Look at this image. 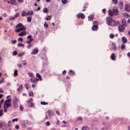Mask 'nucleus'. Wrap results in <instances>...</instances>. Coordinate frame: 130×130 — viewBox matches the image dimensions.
I'll return each mask as SVG.
<instances>
[{
    "label": "nucleus",
    "instance_id": "50",
    "mask_svg": "<svg viewBox=\"0 0 130 130\" xmlns=\"http://www.w3.org/2000/svg\"><path fill=\"white\" fill-rule=\"evenodd\" d=\"M18 118H15L12 119V121L13 122L14 121H18Z\"/></svg>",
    "mask_w": 130,
    "mask_h": 130
},
{
    "label": "nucleus",
    "instance_id": "36",
    "mask_svg": "<svg viewBox=\"0 0 130 130\" xmlns=\"http://www.w3.org/2000/svg\"><path fill=\"white\" fill-rule=\"evenodd\" d=\"M77 121H82V118L80 117H78L77 119Z\"/></svg>",
    "mask_w": 130,
    "mask_h": 130
},
{
    "label": "nucleus",
    "instance_id": "37",
    "mask_svg": "<svg viewBox=\"0 0 130 130\" xmlns=\"http://www.w3.org/2000/svg\"><path fill=\"white\" fill-rule=\"evenodd\" d=\"M31 17H28L27 18V20L28 22H30L31 21Z\"/></svg>",
    "mask_w": 130,
    "mask_h": 130
},
{
    "label": "nucleus",
    "instance_id": "62",
    "mask_svg": "<svg viewBox=\"0 0 130 130\" xmlns=\"http://www.w3.org/2000/svg\"><path fill=\"white\" fill-rule=\"evenodd\" d=\"M26 64V62H25V61H23V65H25Z\"/></svg>",
    "mask_w": 130,
    "mask_h": 130
},
{
    "label": "nucleus",
    "instance_id": "30",
    "mask_svg": "<svg viewBox=\"0 0 130 130\" xmlns=\"http://www.w3.org/2000/svg\"><path fill=\"white\" fill-rule=\"evenodd\" d=\"M1 128L3 130H6L7 129V126L6 125H4Z\"/></svg>",
    "mask_w": 130,
    "mask_h": 130
},
{
    "label": "nucleus",
    "instance_id": "15",
    "mask_svg": "<svg viewBox=\"0 0 130 130\" xmlns=\"http://www.w3.org/2000/svg\"><path fill=\"white\" fill-rule=\"evenodd\" d=\"M38 50L37 49H34L33 50V52H31V53L32 54H37L38 52Z\"/></svg>",
    "mask_w": 130,
    "mask_h": 130
},
{
    "label": "nucleus",
    "instance_id": "14",
    "mask_svg": "<svg viewBox=\"0 0 130 130\" xmlns=\"http://www.w3.org/2000/svg\"><path fill=\"white\" fill-rule=\"evenodd\" d=\"M122 41L123 43H125L127 42V40L126 38L123 37L122 38Z\"/></svg>",
    "mask_w": 130,
    "mask_h": 130
},
{
    "label": "nucleus",
    "instance_id": "17",
    "mask_svg": "<svg viewBox=\"0 0 130 130\" xmlns=\"http://www.w3.org/2000/svg\"><path fill=\"white\" fill-rule=\"evenodd\" d=\"M116 56L115 54L114 53H112L111 56V59L113 60H115Z\"/></svg>",
    "mask_w": 130,
    "mask_h": 130
},
{
    "label": "nucleus",
    "instance_id": "57",
    "mask_svg": "<svg viewBox=\"0 0 130 130\" xmlns=\"http://www.w3.org/2000/svg\"><path fill=\"white\" fill-rule=\"evenodd\" d=\"M15 128L17 129H19V126L18 125H17L16 126Z\"/></svg>",
    "mask_w": 130,
    "mask_h": 130
},
{
    "label": "nucleus",
    "instance_id": "40",
    "mask_svg": "<svg viewBox=\"0 0 130 130\" xmlns=\"http://www.w3.org/2000/svg\"><path fill=\"white\" fill-rule=\"evenodd\" d=\"M115 35L113 34H111L110 35V37L111 38L113 39Z\"/></svg>",
    "mask_w": 130,
    "mask_h": 130
},
{
    "label": "nucleus",
    "instance_id": "60",
    "mask_svg": "<svg viewBox=\"0 0 130 130\" xmlns=\"http://www.w3.org/2000/svg\"><path fill=\"white\" fill-rule=\"evenodd\" d=\"M22 88V85H21L20 86V87H19L18 89V90H20H20H21V89Z\"/></svg>",
    "mask_w": 130,
    "mask_h": 130
},
{
    "label": "nucleus",
    "instance_id": "63",
    "mask_svg": "<svg viewBox=\"0 0 130 130\" xmlns=\"http://www.w3.org/2000/svg\"><path fill=\"white\" fill-rule=\"evenodd\" d=\"M66 79H70V78L69 76H66Z\"/></svg>",
    "mask_w": 130,
    "mask_h": 130
},
{
    "label": "nucleus",
    "instance_id": "56",
    "mask_svg": "<svg viewBox=\"0 0 130 130\" xmlns=\"http://www.w3.org/2000/svg\"><path fill=\"white\" fill-rule=\"evenodd\" d=\"M46 125L47 126H48L50 125V123L48 121H47L46 123Z\"/></svg>",
    "mask_w": 130,
    "mask_h": 130
},
{
    "label": "nucleus",
    "instance_id": "11",
    "mask_svg": "<svg viewBox=\"0 0 130 130\" xmlns=\"http://www.w3.org/2000/svg\"><path fill=\"white\" fill-rule=\"evenodd\" d=\"M119 12L117 9H113V15H117L118 14Z\"/></svg>",
    "mask_w": 130,
    "mask_h": 130
},
{
    "label": "nucleus",
    "instance_id": "43",
    "mask_svg": "<svg viewBox=\"0 0 130 130\" xmlns=\"http://www.w3.org/2000/svg\"><path fill=\"white\" fill-rule=\"evenodd\" d=\"M18 71L17 70H15L14 72V75L15 76H16L18 75Z\"/></svg>",
    "mask_w": 130,
    "mask_h": 130
},
{
    "label": "nucleus",
    "instance_id": "64",
    "mask_svg": "<svg viewBox=\"0 0 130 130\" xmlns=\"http://www.w3.org/2000/svg\"><path fill=\"white\" fill-rule=\"evenodd\" d=\"M127 55L128 56L130 57V52L127 53Z\"/></svg>",
    "mask_w": 130,
    "mask_h": 130
},
{
    "label": "nucleus",
    "instance_id": "31",
    "mask_svg": "<svg viewBox=\"0 0 130 130\" xmlns=\"http://www.w3.org/2000/svg\"><path fill=\"white\" fill-rule=\"evenodd\" d=\"M47 112L49 116H51L52 115V112L51 110H47Z\"/></svg>",
    "mask_w": 130,
    "mask_h": 130
},
{
    "label": "nucleus",
    "instance_id": "13",
    "mask_svg": "<svg viewBox=\"0 0 130 130\" xmlns=\"http://www.w3.org/2000/svg\"><path fill=\"white\" fill-rule=\"evenodd\" d=\"M94 15H90L88 16V20L90 21L92 20L94 18Z\"/></svg>",
    "mask_w": 130,
    "mask_h": 130
},
{
    "label": "nucleus",
    "instance_id": "52",
    "mask_svg": "<svg viewBox=\"0 0 130 130\" xmlns=\"http://www.w3.org/2000/svg\"><path fill=\"white\" fill-rule=\"evenodd\" d=\"M32 98H29L27 102H30L32 101Z\"/></svg>",
    "mask_w": 130,
    "mask_h": 130
},
{
    "label": "nucleus",
    "instance_id": "18",
    "mask_svg": "<svg viewBox=\"0 0 130 130\" xmlns=\"http://www.w3.org/2000/svg\"><path fill=\"white\" fill-rule=\"evenodd\" d=\"M33 11L32 10L28 11L27 13V15H32L33 14Z\"/></svg>",
    "mask_w": 130,
    "mask_h": 130
},
{
    "label": "nucleus",
    "instance_id": "39",
    "mask_svg": "<svg viewBox=\"0 0 130 130\" xmlns=\"http://www.w3.org/2000/svg\"><path fill=\"white\" fill-rule=\"evenodd\" d=\"M20 15V13H16L15 14V15L14 17L15 18H16L17 17H18Z\"/></svg>",
    "mask_w": 130,
    "mask_h": 130
},
{
    "label": "nucleus",
    "instance_id": "2",
    "mask_svg": "<svg viewBox=\"0 0 130 130\" xmlns=\"http://www.w3.org/2000/svg\"><path fill=\"white\" fill-rule=\"evenodd\" d=\"M106 22L107 24L111 26H114L116 25V22L112 19L111 16L107 17L106 18Z\"/></svg>",
    "mask_w": 130,
    "mask_h": 130
},
{
    "label": "nucleus",
    "instance_id": "34",
    "mask_svg": "<svg viewBox=\"0 0 130 130\" xmlns=\"http://www.w3.org/2000/svg\"><path fill=\"white\" fill-rule=\"evenodd\" d=\"M29 95L30 96H32L33 95V93L32 91L29 92Z\"/></svg>",
    "mask_w": 130,
    "mask_h": 130
},
{
    "label": "nucleus",
    "instance_id": "9",
    "mask_svg": "<svg viewBox=\"0 0 130 130\" xmlns=\"http://www.w3.org/2000/svg\"><path fill=\"white\" fill-rule=\"evenodd\" d=\"M8 4L11 3L12 5H15L17 4L16 0H10V2L8 1Z\"/></svg>",
    "mask_w": 130,
    "mask_h": 130
},
{
    "label": "nucleus",
    "instance_id": "44",
    "mask_svg": "<svg viewBox=\"0 0 130 130\" xmlns=\"http://www.w3.org/2000/svg\"><path fill=\"white\" fill-rule=\"evenodd\" d=\"M62 2L63 4H66L67 2V0H62Z\"/></svg>",
    "mask_w": 130,
    "mask_h": 130
},
{
    "label": "nucleus",
    "instance_id": "8",
    "mask_svg": "<svg viewBox=\"0 0 130 130\" xmlns=\"http://www.w3.org/2000/svg\"><path fill=\"white\" fill-rule=\"evenodd\" d=\"M77 17L78 18L82 19H84L85 18V15L81 13H79L77 15Z\"/></svg>",
    "mask_w": 130,
    "mask_h": 130
},
{
    "label": "nucleus",
    "instance_id": "32",
    "mask_svg": "<svg viewBox=\"0 0 130 130\" xmlns=\"http://www.w3.org/2000/svg\"><path fill=\"white\" fill-rule=\"evenodd\" d=\"M26 15H27V13H26L25 11H23L22 13V16H24Z\"/></svg>",
    "mask_w": 130,
    "mask_h": 130
},
{
    "label": "nucleus",
    "instance_id": "53",
    "mask_svg": "<svg viewBox=\"0 0 130 130\" xmlns=\"http://www.w3.org/2000/svg\"><path fill=\"white\" fill-rule=\"evenodd\" d=\"M20 109L21 111H23V107L21 105L20 107Z\"/></svg>",
    "mask_w": 130,
    "mask_h": 130
},
{
    "label": "nucleus",
    "instance_id": "38",
    "mask_svg": "<svg viewBox=\"0 0 130 130\" xmlns=\"http://www.w3.org/2000/svg\"><path fill=\"white\" fill-rule=\"evenodd\" d=\"M47 17H48L46 18V20H50L51 19L50 17H51V15H50V16L47 15Z\"/></svg>",
    "mask_w": 130,
    "mask_h": 130
},
{
    "label": "nucleus",
    "instance_id": "42",
    "mask_svg": "<svg viewBox=\"0 0 130 130\" xmlns=\"http://www.w3.org/2000/svg\"><path fill=\"white\" fill-rule=\"evenodd\" d=\"M18 40L19 41H20L21 42H23V40L22 38H19L18 39Z\"/></svg>",
    "mask_w": 130,
    "mask_h": 130
},
{
    "label": "nucleus",
    "instance_id": "28",
    "mask_svg": "<svg viewBox=\"0 0 130 130\" xmlns=\"http://www.w3.org/2000/svg\"><path fill=\"white\" fill-rule=\"evenodd\" d=\"M121 49L122 50H124L125 49V46L124 44H122L121 45Z\"/></svg>",
    "mask_w": 130,
    "mask_h": 130
},
{
    "label": "nucleus",
    "instance_id": "25",
    "mask_svg": "<svg viewBox=\"0 0 130 130\" xmlns=\"http://www.w3.org/2000/svg\"><path fill=\"white\" fill-rule=\"evenodd\" d=\"M119 7L120 9H122L123 7V4L122 2H120L119 4Z\"/></svg>",
    "mask_w": 130,
    "mask_h": 130
},
{
    "label": "nucleus",
    "instance_id": "5",
    "mask_svg": "<svg viewBox=\"0 0 130 130\" xmlns=\"http://www.w3.org/2000/svg\"><path fill=\"white\" fill-rule=\"evenodd\" d=\"M27 39L28 40L26 42L29 44H30L33 40L32 37L31 35H29L27 37Z\"/></svg>",
    "mask_w": 130,
    "mask_h": 130
},
{
    "label": "nucleus",
    "instance_id": "48",
    "mask_svg": "<svg viewBox=\"0 0 130 130\" xmlns=\"http://www.w3.org/2000/svg\"><path fill=\"white\" fill-rule=\"evenodd\" d=\"M18 46H24V44H21L19 43L18 44Z\"/></svg>",
    "mask_w": 130,
    "mask_h": 130
},
{
    "label": "nucleus",
    "instance_id": "46",
    "mask_svg": "<svg viewBox=\"0 0 130 130\" xmlns=\"http://www.w3.org/2000/svg\"><path fill=\"white\" fill-rule=\"evenodd\" d=\"M24 54L23 53H20L18 55V56H23Z\"/></svg>",
    "mask_w": 130,
    "mask_h": 130
},
{
    "label": "nucleus",
    "instance_id": "51",
    "mask_svg": "<svg viewBox=\"0 0 130 130\" xmlns=\"http://www.w3.org/2000/svg\"><path fill=\"white\" fill-rule=\"evenodd\" d=\"M3 113V110H0V116H2Z\"/></svg>",
    "mask_w": 130,
    "mask_h": 130
},
{
    "label": "nucleus",
    "instance_id": "45",
    "mask_svg": "<svg viewBox=\"0 0 130 130\" xmlns=\"http://www.w3.org/2000/svg\"><path fill=\"white\" fill-rule=\"evenodd\" d=\"M44 26L47 28L48 27V24L46 23V22H45L44 23Z\"/></svg>",
    "mask_w": 130,
    "mask_h": 130
},
{
    "label": "nucleus",
    "instance_id": "59",
    "mask_svg": "<svg viewBox=\"0 0 130 130\" xmlns=\"http://www.w3.org/2000/svg\"><path fill=\"white\" fill-rule=\"evenodd\" d=\"M66 70H64L62 72V74L63 75H64L66 73Z\"/></svg>",
    "mask_w": 130,
    "mask_h": 130
},
{
    "label": "nucleus",
    "instance_id": "33",
    "mask_svg": "<svg viewBox=\"0 0 130 130\" xmlns=\"http://www.w3.org/2000/svg\"><path fill=\"white\" fill-rule=\"evenodd\" d=\"M5 79L3 78H2L0 80V84L2 83L4 81Z\"/></svg>",
    "mask_w": 130,
    "mask_h": 130
},
{
    "label": "nucleus",
    "instance_id": "54",
    "mask_svg": "<svg viewBox=\"0 0 130 130\" xmlns=\"http://www.w3.org/2000/svg\"><path fill=\"white\" fill-rule=\"evenodd\" d=\"M16 42L17 41L16 40H14L12 41L11 42L12 44H14L16 43Z\"/></svg>",
    "mask_w": 130,
    "mask_h": 130
},
{
    "label": "nucleus",
    "instance_id": "27",
    "mask_svg": "<svg viewBox=\"0 0 130 130\" xmlns=\"http://www.w3.org/2000/svg\"><path fill=\"white\" fill-rule=\"evenodd\" d=\"M82 130H88L89 128L87 126H84L82 127Z\"/></svg>",
    "mask_w": 130,
    "mask_h": 130
},
{
    "label": "nucleus",
    "instance_id": "26",
    "mask_svg": "<svg viewBox=\"0 0 130 130\" xmlns=\"http://www.w3.org/2000/svg\"><path fill=\"white\" fill-rule=\"evenodd\" d=\"M43 11L45 13H47L48 11V9L46 8H44L43 10Z\"/></svg>",
    "mask_w": 130,
    "mask_h": 130
},
{
    "label": "nucleus",
    "instance_id": "1",
    "mask_svg": "<svg viewBox=\"0 0 130 130\" xmlns=\"http://www.w3.org/2000/svg\"><path fill=\"white\" fill-rule=\"evenodd\" d=\"M15 28L17 29L14 30V31L18 33L21 31H23L18 34V35L20 36H23L26 34V32L24 31L26 29V27L21 23L17 24L15 26Z\"/></svg>",
    "mask_w": 130,
    "mask_h": 130
},
{
    "label": "nucleus",
    "instance_id": "20",
    "mask_svg": "<svg viewBox=\"0 0 130 130\" xmlns=\"http://www.w3.org/2000/svg\"><path fill=\"white\" fill-rule=\"evenodd\" d=\"M108 14L110 16L112 15H113V11H112L110 9H109L108 11Z\"/></svg>",
    "mask_w": 130,
    "mask_h": 130
},
{
    "label": "nucleus",
    "instance_id": "4",
    "mask_svg": "<svg viewBox=\"0 0 130 130\" xmlns=\"http://www.w3.org/2000/svg\"><path fill=\"white\" fill-rule=\"evenodd\" d=\"M93 25L92 27V29L93 30L96 31L97 30L98 28L97 22V21H94L93 23Z\"/></svg>",
    "mask_w": 130,
    "mask_h": 130
},
{
    "label": "nucleus",
    "instance_id": "61",
    "mask_svg": "<svg viewBox=\"0 0 130 130\" xmlns=\"http://www.w3.org/2000/svg\"><path fill=\"white\" fill-rule=\"evenodd\" d=\"M59 123V121L58 120H57L56 122V124L58 125Z\"/></svg>",
    "mask_w": 130,
    "mask_h": 130
},
{
    "label": "nucleus",
    "instance_id": "41",
    "mask_svg": "<svg viewBox=\"0 0 130 130\" xmlns=\"http://www.w3.org/2000/svg\"><path fill=\"white\" fill-rule=\"evenodd\" d=\"M17 54V51L16 50H15L13 51V55H15Z\"/></svg>",
    "mask_w": 130,
    "mask_h": 130
},
{
    "label": "nucleus",
    "instance_id": "58",
    "mask_svg": "<svg viewBox=\"0 0 130 130\" xmlns=\"http://www.w3.org/2000/svg\"><path fill=\"white\" fill-rule=\"evenodd\" d=\"M15 18L14 17H11L10 19V20H13L15 19Z\"/></svg>",
    "mask_w": 130,
    "mask_h": 130
},
{
    "label": "nucleus",
    "instance_id": "47",
    "mask_svg": "<svg viewBox=\"0 0 130 130\" xmlns=\"http://www.w3.org/2000/svg\"><path fill=\"white\" fill-rule=\"evenodd\" d=\"M25 87L27 89H28L29 88V85L28 84H26L25 86Z\"/></svg>",
    "mask_w": 130,
    "mask_h": 130
},
{
    "label": "nucleus",
    "instance_id": "7",
    "mask_svg": "<svg viewBox=\"0 0 130 130\" xmlns=\"http://www.w3.org/2000/svg\"><path fill=\"white\" fill-rule=\"evenodd\" d=\"M30 80L32 83H36L39 80L38 79L36 78L35 77L31 78L30 79Z\"/></svg>",
    "mask_w": 130,
    "mask_h": 130
},
{
    "label": "nucleus",
    "instance_id": "29",
    "mask_svg": "<svg viewBox=\"0 0 130 130\" xmlns=\"http://www.w3.org/2000/svg\"><path fill=\"white\" fill-rule=\"evenodd\" d=\"M112 3L114 4L115 5H116L118 3L117 0H112Z\"/></svg>",
    "mask_w": 130,
    "mask_h": 130
},
{
    "label": "nucleus",
    "instance_id": "23",
    "mask_svg": "<svg viewBox=\"0 0 130 130\" xmlns=\"http://www.w3.org/2000/svg\"><path fill=\"white\" fill-rule=\"evenodd\" d=\"M36 76L40 80H41L42 79L41 75L39 73H37L36 74Z\"/></svg>",
    "mask_w": 130,
    "mask_h": 130
},
{
    "label": "nucleus",
    "instance_id": "3",
    "mask_svg": "<svg viewBox=\"0 0 130 130\" xmlns=\"http://www.w3.org/2000/svg\"><path fill=\"white\" fill-rule=\"evenodd\" d=\"M11 100V99H8L5 101V103H4V106H5L6 107L7 109L10 106L11 104L10 102Z\"/></svg>",
    "mask_w": 130,
    "mask_h": 130
},
{
    "label": "nucleus",
    "instance_id": "24",
    "mask_svg": "<svg viewBox=\"0 0 130 130\" xmlns=\"http://www.w3.org/2000/svg\"><path fill=\"white\" fill-rule=\"evenodd\" d=\"M29 76L31 78L34 77V74L31 73H28Z\"/></svg>",
    "mask_w": 130,
    "mask_h": 130
},
{
    "label": "nucleus",
    "instance_id": "16",
    "mask_svg": "<svg viewBox=\"0 0 130 130\" xmlns=\"http://www.w3.org/2000/svg\"><path fill=\"white\" fill-rule=\"evenodd\" d=\"M123 15L124 18L126 19H127L129 17V14L127 13H124Z\"/></svg>",
    "mask_w": 130,
    "mask_h": 130
},
{
    "label": "nucleus",
    "instance_id": "22",
    "mask_svg": "<svg viewBox=\"0 0 130 130\" xmlns=\"http://www.w3.org/2000/svg\"><path fill=\"white\" fill-rule=\"evenodd\" d=\"M69 74L70 75H73L75 74V73L72 70H70L69 71Z\"/></svg>",
    "mask_w": 130,
    "mask_h": 130
},
{
    "label": "nucleus",
    "instance_id": "21",
    "mask_svg": "<svg viewBox=\"0 0 130 130\" xmlns=\"http://www.w3.org/2000/svg\"><path fill=\"white\" fill-rule=\"evenodd\" d=\"M111 45L112 46V48L115 50H116V44L114 43H112L111 44Z\"/></svg>",
    "mask_w": 130,
    "mask_h": 130
},
{
    "label": "nucleus",
    "instance_id": "19",
    "mask_svg": "<svg viewBox=\"0 0 130 130\" xmlns=\"http://www.w3.org/2000/svg\"><path fill=\"white\" fill-rule=\"evenodd\" d=\"M122 23L123 25L124 26H126V21L125 19H123L122 21Z\"/></svg>",
    "mask_w": 130,
    "mask_h": 130
},
{
    "label": "nucleus",
    "instance_id": "35",
    "mask_svg": "<svg viewBox=\"0 0 130 130\" xmlns=\"http://www.w3.org/2000/svg\"><path fill=\"white\" fill-rule=\"evenodd\" d=\"M41 104L42 105H47L48 104V103L47 102H41Z\"/></svg>",
    "mask_w": 130,
    "mask_h": 130
},
{
    "label": "nucleus",
    "instance_id": "12",
    "mask_svg": "<svg viewBox=\"0 0 130 130\" xmlns=\"http://www.w3.org/2000/svg\"><path fill=\"white\" fill-rule=\"evenodd\" d=\"M13 104L14 107L15 108L17 107L18 106V105L17 103V100L16 99L14 100L13 102Z\"/></svg>",
    "mask_w": 130,
    "mask_h": 130
},
{
    "label": "nucleus",
    "instance_id": "49",
    "mask_svg": "<svg viewBox=\"0 0 130 130\" xmlns=\"http://www.w3.org/2000/svg\"><path fill=\"white\" fill-rule=\"evenodd\" d=\"M34 104L33 103H30V105H29V107H32L34 106Z\"/></svg>",
    "mask_w": 130,
    "mask_h": 130
},
{
    "label": "nucleus",
    "instance_id": "6",
    "mask_svg": "<svg viewBox=\"0 0 130 130\" xmlns=\"http://www.w3.org/2000/svg\"><path fill=\"white\" fill-rule=\"evenodd\" d=\"M123 25H120L119 26L118 28L119 31L122 32L124 30L125 27Z\"/></svg>",
    "mask_w": 130,
    "mask_h": 130
},
{
    "label": "nucleus",
    "instance_id": "55",
    "mask_svg": "<svg viewBox=\"0 0 130 130\" xmlns=\"http://www.w3.org/2000/svg\"><path fill=\"white\" fill-rule=\"evenodd\" d=\"M106 9H103L102 10V12L103 13H105L106 12Z\"/></svg>",
    "mask_w": 130,
    "mask_h": 130
},
{
    "label": "nucleus",
    "instance_id": "10",
    "mask_svg": "<svg viewBox=\"0 0 130 130\" xmlns=\"http://www.w3.org/2000/svg\"><path fill=\"white\" fill-rule=\"evenodd\" d=\"M125 9L126 11H130V5H126L125 7Z\"/></svg>",
    "mask_w": 130,
    "mask_h": 130
}]
</instances>
